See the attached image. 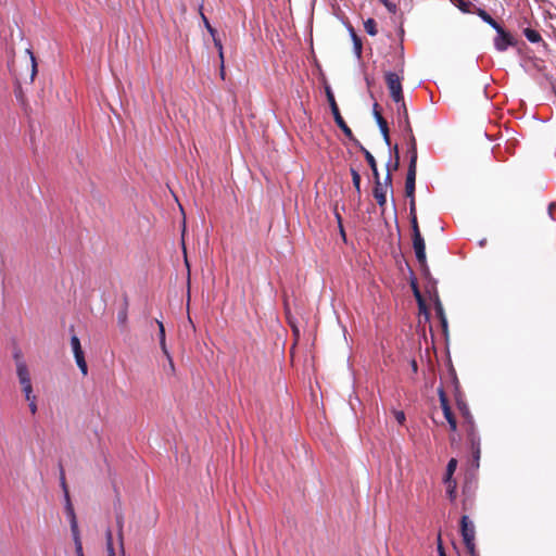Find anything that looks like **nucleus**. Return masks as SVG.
I'll return each mask as SVG.
<instances>
[{
	"instance_id": "obj_1",
	"label": "nucleus",
	"mask_w": 556,
	"mask_h": 556,
	"mask_svg": "<svg viewBox=\"0 0 556 556\" xmlns=\"http://www.w3.org/2000/svg\"><path fill=\"white\" fill-rule=\"evenodd\" d=\"M8 66L18 87L22 83L31 84L37 74L36 58L30 49H26L25 55L20 60L12 59Z\"/></svg>"
},
{
	"instance_id": "obj_2",
	"label": "nucleus",
	"mask_w": 556,
	"mask_h": 556,
	"mask_svg": "<svg viewBox=\"0 0 556 556\" xmlns=\"http://www.w3.org/2000/svg\"><path fill=\"white\" fill-rule=\"evenodd\" d=\"M397 68V73L387 72L384 74V79L387 87L390 91V97L392 100L399 104L404 102L402 80H403V72H404V58H403V48H401V54L397 59V63L395 65Z\"/></svg>"
},
{
	"instance_id": "obj_3",
	"label": "nucleus",
	"mask_w": 556,
	"mask_h": 556,
	"mask_svg": "<svg viewBox=\"0 0 556 556\" xmlns=\"http://www.w3.org/2000/svg\"><path fill=\"white\" fill-rule=\"evenodd\" d=\"M326 96H327V100L329 102L331 113L333 115L337 126L344 132V135L350 140L356 141V138L354 137L352 129L348 126V124L343 119V117L340 113V110L338 108V104L336 102L334 96L329 87L326 88Z\"/></svg>"
},
{
	"instance_id": "obj_4",
	"label": "nucleus",
	"mask_w": 556,
	"mask_h": 556,
	"mask_svg": "<svg viewBox=\"0 0 556 556\" xmlns=\"http://www.w3.org/2000/svg\"><path fill=\"white\" fill-rule=\"evenodd\" d=\"M16 375L25 399L30 400V396H34L35 394L33 392L30 374L24 359H18Z\"/></svg>"
},
{
	"instance_id": "obj_5",
	"label": "nucleus",
	"mask_w": 556,
	"mask_h": 556,
	"mask_svg": "<svg viewBox=\"0 0 556 556\" xmlns=\"http://www.w3.org/2000/svg\"><path fill=\"white\" fill-rule=\"evenodd\" d=\"M497 33V36L494 38V47L497 51H505L508 47H514L517 45V40L514 36L506 31L500 24L494 28Z\"/></svg>"
},
{
	"instance_id": "obj_6",
	"label": "nucleus",
	"mask_w": 556,
	"mask_h": 556,
	"mask_svg": "<svg viewBox=\"0 0 556 556\" xmlns=\"http://www.w3.org/2000/svg\"><path fill=\"white\" fill-rule=\"evenodd\" d=\"M462 535L464 543L470 554L475 552V526L467 516L462 518Z\"/></svg>"
},
{
	"instance_id": "obj_7",
	"label": "nucleus",
	"mask_w": 556,
	"mask_h": 556,
	"mask_svg": "<svg viewBox=\"0 0 556 556\" xmlns=\"http://www.w3.org/2000/svg\"><path fill=\"white\" fill-rule=\"evenodd\" d=\"M413 248L420 269L428 271L426 243L421 235L413 236Z\"/></svg>"
},
{
	"instance_id": "obj_8",
	"label": "nucleus",
	"mask_w": 556,
	"mask_h": 556,
	"mask_svg": "<svg viewBox=\"0 0 556 556\" xmlns=\"http://www.w3.org/2000/svg\"><path fill=\"white\" fill-rule=\"evenodd\" d=\"M438 395H439L440 405L443 410L444 417H445L446 421L448 422L451 430L455 431L457 429V421H456V418L451 409L446 393L443 388L438 389Z\"/></svg>"
},
{
	"instance_id": "obj_9",
	"label": "nucleus",
	"mask_w": 556,
	"mask_h": 556,
	"mask_svg": "<svg viewBox=\"0 0 556 556\" xmlns=\"http://www.w3.org/2000/svg\"><path fill=\"white\" fill-rule=\"evenodd\" d=\"M71 345L73 349L74 357L81 374L86 376L88 374V366L85 359L84 351L80 345V341L77 336H72Z\"/></svg>"
},
{
	"instance_id": "obj_10",
	"label": "nucleus",
	"mask_w": 556,
	"mask_h": 556,
	"mask_svg": "<svg viewBox=\"0 0 556 556\" xmlns=\"http://www.w3.org/2000/svg\"><path fill=\"white\" fill-rule=\"evenodd\" d=\"M374 116H375V119H376V122H377V124L379 126V129L381 131V135L383 137V140H384L386 144L388 147H390L391 146V138H390V130H389L388 122L381 115V113L379 111V104L378 103L374 104Z\"/></svg>"
},
{
	"instance_id": "obj_11",
	"label": "nucleus",
	"mask_w": 556,
	"mask_h": 556,
	"mask_svg": "<svg viewBox=\"0 0 556 556\" xmlns=\"http://www.w3.org/2000/svg\"><path fill=\"white\" fill-rule=\"evenodd\" d=\"M396 113H397V122H399L400 127L403 128L405 134L412 132L413 128L410 125L408 111H407V106H406L405 102L397 104Z\"/></svg>"
},
{
	"instance_id": "obj_12",
	"label": "nucleus",
	"mask_w": 556,
	"mask_h": 556,
	"mask_svg": "<svg viewBox=\"0 0 556 556\" xmlns=\"http://www.w3.org/2000/svg\"><path fill=\"white\" fill-rule=\"evenodd\" d=\"M375 180V187H374V198L377 201L379 207L381 208L382 213L384 212V207L387 204V191L388 188L383 187V184L381 182L380 178L374 179Z\"/></svg>"
},
{
	"instance_id": "obj_13",
	"label": "nucleus",
	"mask_w": 556,
	"mask_h": 556,
	"mask_svg": "<svg viewBox=\"0 0 556 556\" xmlns=\"http://www.w3.org/2000/svg\"><path fill=\"white\" fill-rule=\"evenodd\" d=\"M416 173L417 166H408L405 180V194L409 199H413V197H415Z\"/></svg>"
},
{
	"instance_id": "obj_14",
	"label": "nucleus",
	"mask_w": 556,
	"mask_h": 556,
	"mask_svg": "<svg viewBox=\"0 0 556 556\" xmlns=\"http://www.w3.org/2000/svg\"><path fill=\"white\" fill-rule=\"evenodd\" d=\"M354 142L359 148V150L364 154L365 160L367 161L369 167L371 168L374 179L380 178L377 162H376V159L374 157V155L357 139Z\"/></svg>"
},
{
	"instance_id": "obj_15",
	"label": "nucleus",
	"mask_w": 556,
	"mask_h": 556,
	"mask_svg": "<svg viewBox=\"0 0 556 556\" xmlns=\"http://www.w3.org/2000/svg\"><path fill=\"white\" fill-rule=\"evenodd\" d=\"M407 137H408V153L410 155L409 157V164L408 166H417V142H416V138L414 136V132H407L406 134Z\"/></svg>"
},
{
	"instance_id": "obj_16",
	"label": "nucleus",
	"mask_w": 556,
	"mask_h": 556,
	"mask_svg": "<svg viewBox=\"0 0 556 556\" xmlns=\"http://www.w3.org/2000/svg\"><path fill=\"white\" fill-rule=\"evenodd\" d=\"M434 309H435L437 316L440 319V323H441V326L443 328V331L446 332L447 331V319H446V316H445V313H444V308H443V305H442L439 296H435Z\"/></svg>"
},
{
	"instance_id": "obj_17",
	"label": "nucleus",
	"mask_w": 556,
	"mask_h": 556,
	"mask_svg": "<svg viewBox=\"0 0 556 556\" xmlns=\"http://www.w3.org/2000/svg\"><path fill=\"white\" fill-rule=\"evenodd\" d=\"M472 13H476L483 22L489 24L492 28H496L498 23L483 9L475 8Z\"/></svg>"
},
{
	"instance_id": "obj_18",
	"label": "nucleus",
	"mask_w": 556,
	"mask_h": 556,
	"mask_svg": "<svg viewBox=\"0 0 556 556\" xmlns=\"http://www.w3.org/2000/svg\"><path fill=\"white\" fill-rule=\"evenodd\" d=\"M468 441L470 444V452H480V438L472 426H470V430L468 431Z\"/></svg>"
},
{
	"instance_id": "obj_19",
	"label": "nucleus",
	"mask_w": 556,
	"mask_h": 556,
	"mask_svg": "<svg viewBox=\"0 0 556 556\" xmlns=\"http://www.w3.org/2000/svg\"><path fill=\"white\" fill-rule=\"evenodd\" d=\"M451 2L457 7L463 13H472L475 4L469 0H451Z\"/></svg>"
},
{
	"instance_id": "obj_20",
	"label": "nucleus",
	"mask_w": 556,
	"mask_h": 556,
	"mask_svg": "<svg viewBox=\"0 0 556 556\" xmlns=\"http://www.w3.org/2000/svg\"><path fill=\"white\" fill-rule=\"evenodd\" d=\"M128 320V302L127 299H125L123 307L117 313V323L122 327H126Z\"/></svg>"
},
{
	"instance_id": "obj_21",
	"label": "nucleus",
	"mask_w": 556,
	"mask_h": 556,
	"mask_svg": "<svg viewBox=\"0 0 556 556\" xmlns=\"http://www.w3.org/2000/svg\"><path fill=\"white\" fill-rule=\"evenodd\" d=\"M457 468V460L455 458H452L447 466H446V472L444 475L443 481H451L453 479V475Z\"/></svg>"
},
{
	"instance_id": "obj_22",
	"label": "nucleus",
	"mask_w": 556,
	"mask_h": 556,
	"mask_svg": "<svg viewBox=\"0 0 556 556\" xmlns=\"http://www.w3.org/2000/svg\"><path fill=\"white\" fill-rule=\"evenodd\" d=\"M62 488L64 490V495H65L66 513H67L68 518H72L73 516H75V513H74V508H73L71 500H70V494H68V491H67V488H66V484H65V481L63 478H62Z\"/></svg>"
},
{
	"instance_id": "obj_23",
	"label": "nucleus",
	"mask_w": 556,
	"mask_h": 556,
	"mask_svg": "<svg viewBox=\"0 0 556 556\" xmlns=\"http://www.w3.org/2000/svg\"><path fill=\"white\" fill-rule=\"evenodd\" d=\"M523 35L530 42L533 43L540 42L542 40L540 33L532 28H525Z\"/></svg>"
},
{
	"instance_id": "obj_24",
	"label": "nucleus",
	"mask_w": 556,
	"mask_h": 556,
	"mask_svg": "<svg viewBox=\"0 0 556 556\" xmlns=\"http://www.w3.org/2000/svg\"><path fill=\"white\" fill-rule=\"evenodd\" d=\"M412 287H413L414 295L417 300L420 312H425V314L428 315L426 303L420 294V291L418 290V287L416 286V283H413Z\"/></svg>"
},
{
	"instance_id": "obj_25",
	"label": "nucleus",
	"mask_w": 556,
	"mask_h": 556,
	"mask_svg": "<svg viewBox=\"0 0 556 556\" xmlns=\"http://www.w3.org/2000/svg\"><path fill=\"white\" fill-rule=\"evenodd\" d=\"M444 483L446 485V494H447L448 498L451 501H454L456 498V488H457L456 480L444 481Z\"/></svg>"
},
{
	"instance_id": "obj_26",
	"label": "nucleus",
	"mask_w": 556,
	"mask_h": 556,
	"mask_svg": "<svg viewBox=\"0 0 556 556\" xmlns=\"http://www.w3.org/2000/svg\"><path fill=\"white\" fill-rule=\"evenodd\" d=\"M364 28L370 36L377 35V23L374 18H368L364 22Z\"/></svg>"
},
{
	"instance_id": "obj_27",
	"label": "nucleus",
	"mask_w": 556,
	"mask_h": 556,
	"mask_svg": "<svg viewBox=\"0 0 556 556\" xmlns=\"http://www.w3.org/2000/svg\"><path fill=\"white\" fill-rule=\"evenodd\" d=\"M213 41H214V46L218 49V52H219V58H220V61H222V71H220V74H222V77L224 78V53H223V45H222L220 39H218V38L216 37V35L213 37Z\"/></svg>"
},
{
	"instance_id": "obj_28",
	"label": "nucleus",
	"mask_w": 556,
	"mask_h": 556,
	"mask_svg": "<svg viewBox=\"0 0 556 556\" xmlns=\"http://www.w3.org/2000/svg\"><path fill=\"white\" fill-rule=\"evenodd\" d=\"M351 176H352V182H353L354 188L356 189L357 193H361V175H359V173L356 169L351 168Z\"/></svg>"
},
{
	"instance_id": "obj_29",
	"label": "nucleus",
	"mask_w": 556,
	"mask_h": 556,
	"mask_svg": "<svg viewBox=\"0 0 556 556\" xmlns=\"http://www.w3.org/2000/svg\"><path fill=\"white\" fill-rule=\"evenodd\" d=\"M106 548H108V554H109L108 556H115L111 530H109L106 532Z\"/></svg>"
},
{
	"instance_id": "obj_30",
	"label": "nucleus",
	"mask_w": 556,
	"mask_h": 556,
	"mask_svg": "<svg viewBox=\"0 0 556 556\" xmlns=\"http://www.w3.org/2000/svg\"><path fill=\"white\" fill-rule=\"evenodd\" d=\"M410 226H412L413 236L421 235L419 225H418V220H417V215H414L410 217Z\"/></svg>"
},
{
	"instance_id": "obj_31",
	"label": "nucleus",
	"mask_w": 556,
	"mask_h": 556,
	"mask_svg": "<svg viewBox=\"0 0 556 556\" xmlns=\"http://www.w3.org/2000/svg\"><path fill=\"white\" fill-rule=\"evenodd\" d=\"M70 523H71L72 533L74 535V540H76V538H79L78 525H77L76 516H73L72 518H70Z\"/></svg>"
},
{
	"instance_id": "obj_32",
	"label": "nucleus",
	"mask_w": 556,
	"mask_h": 556,
	"mask_svg": "<svg viewBox=\"0 0 556 556\" xmlns=\"http://www.w3.org/2000/svg\"><path fill=\"white\" fill-rule=\"evenodd\" d=\"M353 47H354L355 55L357 56V59H361L362 58V50H363L362 39L361 38L356 39L353 42Z\"/></svg>"
},
{
	"instance_id": "obj_33",
	"label": "nucleus",
	"mask_w": 556,
	"mask_h": 556,
	"mask_svg": "<svg viewBox=\"0 0 556 556\" xmlns=\"http://www.w3.org/2000/svg\"><path fill=\"white\" fill-rule=\"evenodd\" d=\"M393 416L399 425H404L406 417L403 410H393Z\"/></svg>"
},
{
	"instance_id": "obj_34",
	"label": "nucleus",
	"mask_w": 556,
	"mask_h": 556,
	"mask_svg": "<svg viewBox=\"0 0 556 556\" xmlns=\"http://www.w3.org/2000/svg\"><path fill=\"white\" fill-rule=\"evenodd\" d=\"M387 169H388V172H387V175L384 178L383 187H387L389 189V188H391V185H392V173H391V166L389 163L387 164Z\"/></svg>"
},
{
	"instance_id": "obj_35",
	"label": "nucleus",
	"mask_w": 556,
	"mask_h": 556,
	"mask_svg": "<svg viewBox=\"0 0 556 556\" xmlns=\"http://www.w3.org/2000/svg\"><path fill=\"white\" fill-rule=\"evenodd\" d=\"M155 321H156L157 327H159V339H160V342L166 341L165 340V328H164L163 323L157 320V319Z\"/></svg>"
},
{
	"instance_id": "obj_36",
	"label": "nucleus",
	"mask_w": 556,
	"mask_h": 556,
	"mask_svg": "<svg viewBox=\"0 0 556 556\" xmlns=\"http://www.w3.org/2000/svg\"><path fill=\"white\" fill-rule=\"evenodd\" d=\"M202 20H203L204 25H205L206 29L208 30V33L212 35V37H214L217 33L216 29L214 27H212L207 17L204 14H202Z\"/></svg>"
},
{
	"instance_id": "obj_37",
	"label": "nucleus",
	"mask_w": 556,
	"mask_h": 556,
	"mask_svg": "<svg viewBox=\"0 0 556 556\" xmlns=\"http://www.w3.org/2000/svg\"><path fill=\"white\" fill-rule=\"evenodd\" d=\"M26 401L28 402L30 413L35 415L37 413L36 395L30 396V400Z\"/></svg>"
},
{
	"instance_id": "obj_38",
	"label": "nucleus",
	"mask_w": 556,
	"mask_h": 556,
	"mask_svg": "<svg viewBox=\"0 0 556 556\" xmlns=\"http://www.w3.org/2000/svg\"><path fill=\"white\" fill-rule=\"evenodd\" d=\"M394 153H395V163L391 167V173L393 170H397L399 164H400V155H399V147H397V144L394 146Z\"/></svg>"
},
{
	"instance_id": "obj_39",
	"label": "nucleus",
	"mask_w": 556,
	"mask_h": 556,
	"mask_svg": "<svg viewBox=\"0 0 556 556\" xmlns=\"http://www.w3.org/2000/svg\"><path fill=\"white\" fill-rule=\"evenodd\" d=\"M409 215H410V217L416 215L415 197H413V199H410V201H409Z\"/></svg>"
},
{
	"instance_id": "obj_40",
	"label": "nucleus",
	"mask_w": 556,
	"mask_h": 556,
	"mask_svg": "<svg viewBox=\"0 0 556 556\" xmlns=\"http://www.w3.org/2000/svg\"><path fill=\"white\" fill-rule=\"evenodd\" d=\"M75 544H76V552H77V555H78V556H84V554H83V546H81V543H80L79 538H76V540H75Z\"/></svg>"
},
{
	"instance_id": "obj_41",
	"label": "nucleus",
	"mask_w": 556,
	"mask_h": 556,
	"mask_svg": "<svg viewBox=\"0 0 556 556\" xmlns=\"http://www.w3.org/2000/svg\"><path fill=\"white\" fill-rule=\"evenodd\" d=\"M160 346H161L162 352L166 356V358L170 357V354H169V352L167 350V346H166V341L160 342Z\"/></svg>"
},
{
	"instance_id": "obj_42",
	"label": "nucleus",
	"mask_w": 556,
	"mask_h": 556,
	"mask_svg": "<svg viewBox=\"0 0 556 556\" xmlns=\"http://www.w3.org/2000/svg\"><path fill=\"white\" fill-rule=\"evenodd\" d=\"M118 525H119V532H118L119 546H121V551L124 553L122 522L118 521Z\"/></svg>"
},
{
	"instance_id": "obj_43",
	"label": "nucleus",
	"mask_w": 556,
	"mask_h": 556,
	"mask_svg": "<svg viewBox=\"0 0 556 556\" xmlns=\"http://www.w3.org/2000/svg\"><path fill=\"white\" fill-rule=\"evenodd\" d=\"M389 11H393L395 5L391 4L388 0H379Z\"/></svg>"
},
{
	"instance_id": "obj_44",
	"label": "nucleus",
	"mask_w": 556,
	"mask_h": 556,
	"mask_svg": "<svg viewBox=\"0 0 556 556\" xmlns=\"http://www.w3.org/2000/svg\"><path fill=\"white\" fill-rule=\"evenodd\" d=\"M350 34H351V38H352V41L354 42L356 39H359V37L357 36V34L355 33L354 28L351 26L350 27Z\"/></svg>"
},
{
	"instance_id": "obj_45",
	"label": "nucleus",
	"mask_w": 556,
	"mask_h": 556,
	"mask_svg": "<svg viewBox=\"0 0 556 556\" xmlns=\"http://www.w3.org/2000/svg\"><path fill=\"white\" fill-rule=\"evenodd\" d=\"M13 357H14L16 364H17L18 359H23L22 353L20 351L14 352Z\"/></svg>"
},
{
	"instance_id": "obj_46",
	"label": "nucleus",
	"mask_w": 556,
	"mask_h": 556,
	"mask_svg": "<svg viewBox=\"0 0 556 556\" xmlns=\"http://www.w3.org/2000/svg\"><path fill=\"white\" fill-rule=\"evenodd\" d=\"M336 219H338V223H339V226H340V229H341V232L344 235V231H343V227H342V220H341V216L340 214H336Z\"/></svg>"
},
{
	"instance_id": "obj_47",
	"label": "nucleus",
	"mask_w": 556,
	"mask_h": 556,
	"mask_svg": "<svg viewBox=\"0 0 556 556\" xmlns=\"http://www.w3.org/2000/svg\"><path fill=\"white\" fill-rule=\"evenodd\" d=\"M167 359H168V363H169V369L174 374L175 372V365H174L172 356L168 357Z\"/></svg>"
},
{
	"instance_id": "obj_48",
	"label": "nucleus",
	"mask_w": 556,
	"mask_h": 556,
	"mask_svg": "<svg viewBox=\"0 0 556 556\" xmlns=\"http://www.w3.org/2000/svg\"><path fill=\"white\" fill-rule=\"evenodd\" d=\"M472 466L475 468L479 467V457H478V455L472 458Z\"/></svg>"
},
{
	"instance_id": "obj_49",
	"label": "nucleus",
	"mask_w": 556,
	"mask_h": 556,
	"mask_svg": "<svg viewBox=\"0 0 556 556\" xmlns=\"http://www.w3.org/2000/svg\"><path fill=\"white\" fill-rule=\"evenodd\" d=\"M184 254H185L186 266L189 268V262H188V258H187V252H186V248L185 247H184Z\"/></svg>"
},
{
	"instance_id": "obj_50",
	"label": "nucleus",
	"mask_w": 556,
	"mask_h": 556,
	"mask_svg": "<svg viewBox=\"0 0 556 556\" xmlns=\"http://www.w3.org/2000/svg\"><path fill=\"white\" fill-rule=\"evenodd\" d=\"M412 368H413L414 371L417 370V363H416V361L412 362Z\"/></svg>"
},
{
	"instance_id": "obj_51",
	"label": "nucleus",
	"mask_w": 556,
	"mask_h": 556,
	"mask_svg": "<svg viewBox=\"0 0 556 556\" xmlns=\"http://www.w3.org/2000/svg\"><path fill=\"white\" fill-rule=\"evenodd\" d=\"M439 552H440V556H445L443 549H442V546L441 544H439Z\"/></svg>"
},
{
	"instance_id": "obj_52",
	"label": "nucleus",
	"mask_w": 556,
	"mask_h": 556,
	"mask_svg": "<svg viewBox=\"0 0 556 556\" xmlns=\"http://www.w3.org/2000/svg\"><path fill=\"white\" fill-rule=\"evenodd\" d=\"M15 92L17 93V96H21V87L18 88V86L16 85V90Z\"/></svg>"
}]
</instances>
